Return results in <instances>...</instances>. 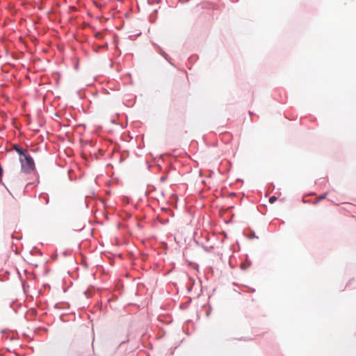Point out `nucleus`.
<instances>
[{
	"label": "nucleus",
	"mask_w": 356,
	"mask_h": 356,
	"mask_svg": "<svg viewBox=\"0 0 356 356\" xmlns=\"http://www.w3.org/2000/svg\"><path fill=\"white\" fill-rule=\"evenodd\" d=\"M22 165V171L25 173H30L35 168V163L33 158L29 154H25L19 158Z\"/></svg>",
	"instance_id": "f257e3e1"
},
{
	"label": "nucleus",
	"mask_w": 356,
	"mask_h": 356,
	"mask_svg": "<svg viewBox=\"0 0 356 356\" xmlns=\"http://www.w3.org/2000/svg\"><path fill=\"white\" fill-rule=\"evenodd\" d=\"M153 45L156 49L157 52L160 55H161L171 65L175 67V64L171 62L168 54L165 51H163V49L159 44H157L156 43H153Z\"/></svg>",
	"instance_id": "f03ea898"
},
{
	"label": "nucleus",
	"mask_w": 356,
	"mask_h": 356,
	"mask_svg": "<svg viewBox=\"0 0 356 356\" xmlns=\"http://www.w3.org/2000/svg\"><path fill=\"white\" fill-rule=\"evenodd\" d=\"M245 260L240 265V268L242 270H247L252 265V261L249 259L248 255L246 254L245 255Z\"/></svg>",
	"instance_id": "7ed1b4c3"
},
{
	"label": "nucleus",
	"mask_w": 356,
	"mask_h": 356,
	"mask_svg": "<svg viewBox=\"0 0 356 356\" xmlns=\"http://www.w3.org/2000/svg\"><path fill=\"white\" fill-rule=\"evenodd\" d=\"M243 235L245 236L249 239L252 238H259V236H257L255 234V232L254 230H252L250 228H248L247 229H245L243 232Z\"/></svg>",
	"instance_id": "20e7f679"
},
{
	"label": "nucleus",
	"mask_w": 356,
	"mask_h": 356,
	"mask_svg": "<svg viewBox=\"0 0 356 356\" xmlns=\"http://www.w3.org/2000/svg\"><path fill=\"white\" fill-rule=\"evenodd\" d=\"M135 143L137 144L136 147L138 149H142L145 147L144 141H143V136H135Z\"/></svg>",
	"instance_id": "39448f33"
},
{
	"label": "nucleus",
	"mask_w": 356,
	"mask_h": 356,
	"mask_svg": "<svg viewBox=\"0 0 356 356\" xmlns=\"http://www.w3.org/2000/svg\"><path fill=\"white\" fill-rule=\"evenodd\" d=\"M138 211L137 207L135 206V221L136 222V225L139 229H142L143 227V224L142 222V218H144V216H139L136 211Z\"/></svg>",
	"instance_id": "423d86ee"
},
{
	"label": "nucleus",
	"mask_w": 356,
	"mask_h": 356,
	"mask_svg": "<svg viewBox=\"0 0 356 356\" xmlns=\"http://www.w3.org/2000/svg\"><path fill=\"white\" fill-rule=\"evenodd\" d=\"M139 302H135L134 305L138 308H145L147 306V298H143L141 300L138 301Z\"/></svg>",
	"instance_id": "0eeeda50"
},
{
	"label": "nucleus",
	"mask_w": 356,
	"mask_h": 356,
	"mask_svg": "<svg viewBox=\"0 0 356 356\" xmlns=\"http://www.w3.org/2000/svg\"><path fill=\"white\" fill-rule=\"evenodd\" d=\"M13 149L20 155V157L26 154V150L17 145H15Z\"/></svg>",
	"instance_id": "6e6552de"
},
{
	"label": "nucleus",
	"mask_w": 356,
	"mask_h": 356,
	"mask_svg": "<svg viewBox=\"0 0 356 356\" xmlns=\"http://www.w3.org/2000/svg\"><path fill=\"white\" fill-rule=\"evenodd\" d=\"M198 58H199L198 55L195 54H192L191 56H189V58H188V60L191 64H193L198 60Z\"/></svg>",
	"instance_id": "1a4fd4ad"
},
{
	"label": "nucleus",
	"mask_w": 356,
	"mask_h": 356,
	"mask_svg": "<svg viewBox=\"0 0 356 356\" xmlns=\"http://www.w3.org/2000/svg\"><path fill=\"white\" fill-rule=\"evenodd\" d=\"M145 286L143 284L138 283L136 285V290L135 291L134 295L135 296H139V292L140 291L141 289H144Z\"/></svg>",
	"instance_id": "9d476101"
},
{
	"label": "nucleus",
	"mask_w": 356,
	"mask_h": 356,
	"mask_svg": "<svg viewBox=\"0 0 356 356\" xmlns=\"http://www.w3.org/2000/svg\"><path fill=\"white\" fill-rule=\"evenodd\" d=\"M170 200L172 202V204H177V202L179 200V197H178L177 194L172 193L170 195Z\"/></svg>",
	"instance_id": "9b49d317"
},
{
	"label": "nucleus",
	"mask_w": 356,
	"mask_h": 356,
	"mask_svg": "<svg viewBox=\"0 0 356 356\" xmlns=\"http://www.w3.org/2000/svg\"><path fill=\"white\" fill-rule=\"evenodd\" d=\"M202 247L204 249V250L207 252H210L211 251V250L213 248V247L212 245L208 247V246L204 245L203 243H202Z\"/></svg>",
	"instance_id": "f8f14e48"
},
{
	"label": "nucleus",
	"mask_w": 356,
	"mask_h": 356,
	"mask_svg": "<svg viewBox=\"0 0 356 356\" xmlns=\"http://www.w3.org/2000/svg\"><path fill=\"white\" fill-rule=\"evenodd\" d=\"M190 302H191V301L186 302H184V303H181L179 305V308L181 309H186L188 307Z\"/></svg>",
	"instance_id": "ddd939ff"
},
{
	"label": "nucleus",
	"mask_w": 356,
	"mask_h": 356,
	"mask_svg": "<svg viewBox=\"0 0 356 356\" xmlns=\"http://www.w3.org/2000/svg\"><path fill=\"white\" fill-rule=\"evenodd\" d=\"M157 12H158V11H157V10H156V9H155V10L153 11V13L150 15V17H149V22H150L151 23H154V22H155V21H156V17H153V14H154V13H156H156H157Z\"/></svg>",
	"instance_id": "4468645a"
},
{
	"label": "nucleus",
	"mask_w": 356,
	"mask_h": 356,
	"mask_svg": "<svg viewBox=\"0 0 356 356\" xmlns=\"http://www.w3.org/2000/svg\"><path fill=\"white\" fill-rule=\"evenodd\" d=\"M267 188L269 192H272L275 189V185L273 182L268 184Z\"/></svg>",
	"instance_id": "2eb2a0df"
},
{
	"label": "nucleus",
	"mask_w": 356,
	"mask_h": 356,
	"mask_svg": "<svg viewBox=\"0 0 356 356\" xmlns=\"http://www.w3.org/2000/svg\"><path fill=\"white\" fill-rule=\"evenodd\" d=\"M277 200V197L275 196V195H273V196H270L269 200H268V202L270 204H273L274 202H275Z\"/></svg>",
	"instance_id": "dca6fc26"
},
{
	"label": "nucleus",
	"mask_w": 356,
	"mask_h": 356,
	"mask_svg": "<svg viewBox=\"0 0 356 356\" xmlns=\"http://www.w3.org/2000/svg\"><path fill=\"white\" fill-rule=\"evenodd\" d=\"M167 179H168V174L161 176L160 177V181L161 182H164V181H165L167 180Z\"/></svg>",
	"instance_id": "f3484780"
},
{
	"label": "nucleus",
	"mask_w": 356,
	"mask_h": 356,
	"mask_svg": "<svg viewBox=\"0 0 356 356\" xmlns=\"http://www.w3.org/2000/svg\"><path fill=\"white\" fill-rule=\"evenodd\" d=\"M327 192H325L323 193H322L321 195H320V199L321 200H323V199H325L327 195Z\"/></svg>",
	"instance_id": "a211bd4d"
},
{
	"label": "nucleus",
	"mask_w": 356,
	"mask_h": 356,
	"mask_svg": "<svg viewBox=\"0 0 356 356\" xmlns=\"http://www.w3.org/2000/svg\"><path fill=\"white\" fill-rule=\"evenodd\" d=\"M236 195V193L235 192H230L229 194H228V197H234Z\"/></svg>",
	"instance_id": "6ab92c4d"
},
{
	"label": "nucleus",
	"mask_w": 356,
	"mask_h": 356,
	"mask_svg": "<svg viewBox=\"0 0 356 356\" xmlns=\"http://www.w3.org/2000/svg\"><path fill=\"white\" fill-rule=\"evenodd\" d=\"M354 281V279L353 280H350L347 284H346V287H350V285L352 284L353 282Z\"/></svg>",
	"instance_id": "aec40b11"
},
{
	"label": "nucleus",
	"mask_w": 356,
	"mask_h": 356,
	"mask_svg": "<svg viewBox=\"0 0 356 356\" xmlns=\"http://www.w3.org/2000/svg\"><path fill=\"white\" fill-rule=\"evenodd\" d=\"M141 33H141V31L136 32V31H135V39H136L137 37L140 36V35H141Z\"/></svg>",
	"instance_id": "412c9836"
},
{
	"label": "nucleus",
	"mask_w": 356,
	"mask_h": 356,
	"mask_svg": "<svg viewBox=\"0 0 356 356\" xmlns=\"http://www.w3.org/2000/svg\"><path fill=\"white\" fill-rule=\"evenodd\" d=\"M324 182V179L323 178H320L317 180V182L316 183H319V184H323Z\"/></svg>",
	"instance_id": "4be33fe9"
},
{
	"label": "nucleus",
	"mask_w": 356,
	"mask_h": 356,
	"mask_svg": "<svg viewBox=\"0 0 356 356\" xmlns=\"http://www.w3.org/2000/svg\"><path fill=\"white\" fill-rule=\"evenodd\" d=\"M235 181L236 183H243V180L242 179L237 178Z\"/></svg>",
	"instance_id": "5701e85b"
},
{
	"label": "nucleus",
	"mask_w": 356,
	"mask_h": 356,
	"mask_svg": "<svg viewBox=\"0 0 356 356\" xmlns=\"http://www.w3.org/2000/svg\"><path fill=\"white\" fill-rule=\"evenodd\" d=\"M211 312V308L210 307L208 311H207V312H206V316L207 317L209 316Z\"/></svg>",
	"instance_id": "b1692460"
},
{
	"label": "nucleus",
	"mask_w": 356,
	"mask_h": 356,
	"mask_svg": "<svg viewBox=\"0 0 356 356\" xmlns=\"http://www.w3.org/2000/svg\"><path fill=\"white\" fill-rule=\"evenodd\" d=\"M192 289H193V284L187 286V290L188 292H190L192 290Z\"/></svg>",
	"instance_id": "393cba45"
},
{
	"label": "nucleus",
	"mask_w": 356,
	"mask_h": 356,
	"mask_svg": "<svg viewBox=\"0 0 356 356\" xmlns=\"http://www.w3.org/2000/svg\"><path fill=\"white\" fill-rule=\"evenodd\" d=\"M136 9H137L138 10H140V7H139V6H138V4H136V5L135 6V10H136Z\"/></svg>",
	"instance_id": "a878e982"
},
{
	"label": "nucleus",
	"mask_w": 356,
	"mask_h": 356,
	"mask_svg": "<svg viewBox=\"0 0 356 356\" xmlns=\"http://www.w3.org/2000/svg\"><path fill=\"white\" fill-rule=\"evenodd\" d=\"M239 340H250V339H247L246 337H241L239 339Z\"/></svg>",
	"instance_id": "bb28decb"
},
{
	"label": "nucleus",
	"mask_w": 356,
	"mask_h": 356,
	"mask_svg": "<svg viewBox=\"0 0 356 356\" xmlns=\"http://www.w3.org/2000/svg\"><path fill=\"white\" fill-rule=\"evenodd\" d=\"M227 164L229 165V168L227 169V171H229L231 169V163L229 162H227Z\"/></svg>",
	"instance_id": "cd10ccee"
},
{
	"label": "nucleus",
	"mask_w": 356,
	"mask_h": 356,
	"mask_svg": "<svg viewBox=\"0 0 356 356\" xmlns=\"http://www.w3.org/2000/svg\"><path fill=\"white\" fill-rule=\"evenodd\" d=\"M250 292H252V293H253V292H255V291H256V290H255V289H254V288H250Z\"/></svg>",
	"instance_id": "c85d7f7f"
},
{
	"label": "nucleus",
	"mask_w": 356,
	"mask_h": 356,
	"mask_svg": "<svg viewBox=\"0 0 356 356\" xmlns=\"http://www.w3.org/2000/svg\"><path fill=\"white\" fill-rule=\"evenodd\" d=\"M248 113H249V115H250V116H252V115H254V113L252 111H250Z\"/></svg>",
	"instance_id": "c756f323"
},
{
	"label": "nucleus",
	"mask_w": 356,
	"mask_h": 356,
	"mask_svg": "<svg viewBox=\"0 0 356 356\" xmlns=\"http://www.w3.org/2000/svg\"><path fill=\"white\" fill-rule=\"evenodd\" d=\"M2 172H3V170L2 168L0 167V177L2 175Z\"/></svg>",
	"instance_id": "7c9ffc66"
},
{
	"label": "nucleus",
	"mask_w": 356,
	"mask_h": 356,
	"mask_svg": "<svg viewBox=\"0 0 356 356\" xmlns=\"http://www.w3.org/2000/svg\"><path fill=\"white\" fill-rule=\"evenodd\" d=\"M134 98H135V102H136V99H137V96L135 95L134 96Z\"/></svg>",
	"instance_id": "2f4dec72"
},
{
	"label": "nucleus",
	"mask_w": 356,
	"mask_h": 356,
	"mask_svg": "<svg viewBox=\"0 0 356 356\" xmlns=\"http://www.w3.org/2000/svg\"><path fill=\"white\" fill-rule=\"evenodd\" d=\"M234 206H232V207H229V209H230V210H231V209H234Z\"/></svg>",
	"instance_id": "473e14b6"
},
{
	"label": "nucleus",
	"mask_w": 356,
	"mask_h": 356,
	"mask_svg": "<svg viewBox=\"0 0 356 356\" xmlns=\"http://www.w3.org/2000/svg\"><path fill=\"white\" fill-rule=\"evenodd\" d=\"M229 266H230V267H231L232 268H234V266H232V264H231V263H230V262H229Z\"/></svg>",
	"instance_id": "72a5a7b5"
}]
</instances>
